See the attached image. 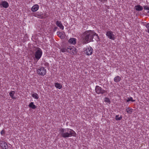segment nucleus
Here are the masks:
<instances>
[{"mask_svg": "<svg viewBox=\"0 0 149 149\" xmlns=\"http://www.w3.org/2000/svg\"><path fill=\"white\" fill-rule=\"evenodd\" d=\"M96 36L99 39V37L98 35L95 32L91 30L86 31L83 34L82 38V42L83 44H86L93 41V37Z\"/></svg>", "mask_w": 149, "mask_h": 149, "instance_id": "f257e3e1", "label": "nucleus"}, {"mask_svg": "<svg viewBox=\"0 0 149 149\" xmlns=\"http://www.w3.org/2000/svg\"><path fill=\"white\" fill-rule=\"evenodd\" d=\"M59 134L60 136L64 138L76 136L75 132L69 128L60 129Z\"/></svg>", "mask_w": 149, "mask_h": 149, "instance_id": "f03ea898", "label": "nucleus"}, {"mask_svg": "<svg viewBox=\"0 0 149 149\" xmlns=\"http://www.w3.org/2000/svg\"><path fill=\"white\" fill-rule=\"evenodd\" d=\"M61 51L62 52H68L73 55L77 52V49L73 46L66 45L63 46L61 49Z\"/></svg>", "mask_w": 149, "mask_h": 149, "instance_id": "7ed1b4c3", "label": "nucleus"}, {"mask_svg": "<svg viewBox=\"0 0 149 149\" xmlns=\"http://www.w3.org/2000/svg\"><path fill=\"white\" fill-rule=\"evenodd\" d=\"M32 53L33 54V59L38 61L41 57L42 52L41 49L39 47H35L32 50Z\"/></svg>", "mask_w": 149, "mask_h": 149, "instance_id": "20e7f679", "label": "nucleus"}, {"mask_svg": "<svg viewBox=\"0 0 149 149\" xmlns=\"http://www.w3.org/2000/svg\"><path fill=\"white\" fill-rule=\"evenodd\" d=\"M96 93L98 94H101L106 95L107 94V91L102 89L101 87L98 86H96L95 89Z\"/></svg>", "mask_w": 149, "mask_h": 149, "instance_id": "39448f33", "label": "nucleus"}, {"mask_svg": "<svg viewBox=\"0 0 149 149\" xmlns=\"http://www.w3.org/2000/svg\"><path fill=\"white\" fill-rule=\"evenodd\" d=\"M37 72L39 75L44 76L46 73V70L42 67H39L37 69Z\"/></svg>", "mask_w": 149, "mask_h": 149, "instance_id": "423d86ee", "label": "nucleus"}, {"mask_svg": "<svg viewBox=\"0 0 149 149\" xmlns=\"http://www.w3.org/2000/svg\"><path fill=\"white\" fill-rule=\"evenodd\" d=\"M84 53L87 55H90L92 54L93 50L92 48L90 46L87 47L84 50Z\"/></svg>", "mask_w": 149, "mask_h": 149, "instance_id": "0eeeda50", "label": "nucleus"}, {"mask_svg": "<svg viewBox=\"0 0 149 149\" xmlns=\"http://www.w3.org/2000/svg\"><path fill=\"white\" fill-rule=\"evenodd\" d=\"M106 36L109 39L114 40L116 38L115 35L113 34V33L111 31H107L106 33Z\"/></svg>", "mask_w": 149, "mask_h": 149, "instance_id": "6e6552de", "label": "nucleus"}, {"mask_svg": "<svg viewBox=\"0 0 149 149\" xmlns=\"http://www.w3.org/2000/svg\"><path fill=\"white\" fill-rule=\"evenodd\" d=\"M0 146L2 149H8V146L5 141H0Z\"/></svg>", "mask_w": 149, "mask_h": 149, "instance_id": "1a4fd4ad", "label": "nucleus"}, {"mask_svg": "<svg viewBox=\"0 0 149 149\" xmlns=\"http://www.w3.org/2000/svg\"><path fill=\"white\" fill-rule=\"evenodd\" d=\"M56 25L60 28L62 30H63L64 27L61 23L60 21H57L56 22Z\"/></svg>", "mask_w": 149, "mask_h": 149, "instance_id": "9d476101", "label": "nucleus"}, {"mask_svg": "<svg viewBox=\"0 0 149 149\" xmlns=\"http://www.w3.org/2000/svg\"><path fill=\"white\" fill-rule=\"evenodd\" d=\"M0 5H1L3 8H7L9 6L8 3L5 1L1 2Z\"/></svg>", "mask_w": 149, "mask_h": 149, "instance_id": "9b49d317", "label": "nucleus"}, {"mask_svg": "<svg viewBox=\"0 0 149 149\" xmlns=\"http://www.w3.org/2000/svg\"><path fill=\"white\" fill-rule=\"evenodd\" d=\"M39 8L38 5L37 4H36L32 6L31 10L33 12H36L38 10Z\"/></svg>", "mask_w": 149, "mask_h": 149, "instance_id": "f8f14e48", "label": "nucleus"}, {"mask_svg": "<svg viewBox=\"0 0 149 149\" xmlns=\"http://www.w3.org/2000/svg\"><path fill=\"white\" fill-rule=\"evenodd\" d=\"M68 42L71 44H74L76 42V39L74 38H71L69 40Z\"/></svg>", "mask_w": 149, "mask_h": 149, "instance_id": "ddd939ff", "label": "nucleus"}, {"mask_svg": "<svg viewBox=\"0 0 149 149\" xmlns=\"http://www.w3.org/2000/svg\"><path fill=\"white\" fill-rule=\"evenodd\" d=\"M135 8L136 10L138 11H141L143 9V8L142 6H140V5H138L135 6Z\"/></svg>", "mask_w": 149, "mask_h": 149, "instance_id": "4468645a", "label": "nucleus"}, {"mask_svg": "<svg viewBox=\"0 0 149 149\" xmlns=\"http://www.w3.org/2000/svg\"><path fill=\"white\" fill-rule=\"evenodd\" d=\"M35 17H37L38 18H42L43 16L42 14L39 12H37L34 15Z\"/></svg>", "mask_w": 149, "mask_h": 149, "instance_id": "2eb2a0df", "label": "nucleus"}, {"mask_svg": "<svg viewBox=\"0 0 149 149\" xmlns=\"http://www.w3.org/2000/svg\"><path fill=\"white\" fill-rule=\"evenodd\" d=\"M29 107L33 109H35L36 108V106L33 104V102H31L29 105Z\"/></svg>", "mask_w": 149, "mask_h": 149, "instance_id": "dca6fc26", "label": "nucleus"}, {"mask_svg": "<svg viewBox=\"0 0 149 149\" xmlns=\"http://www.w3.org/2000/svg\"><path fill=\"white\" fill-rule=\"evenodd\" d=\"M121 80V78L118 76H117L115 77L114 79V80L115 82H118Z\"/></svg>", "mask_w": 149, "mask_h": 149, "instance_id": "f3484780", "label": "nucleus"}, {"mask_svg": "<svg viewBox=\"0 0 149 149\" xmlns=\"http://www.w3.org/2000/svg\"><path fill=\"white\" fill-rule=\"evenodd\" d=\"M15 94V92L14 91H11L9 93V95L13 99H16V97L14 96Z\"/></svg>", "mask_w": 149, "mask_h": 149, "instance_id": "a211bd4d", "label": "nucleus"}, {"mask_svg": "<svg viewBox=\"0 0 149 149\" xmlns=\"http://www.w3.org/2000/svg\"><path fill=\"white\" fill-rule=\"evenodd\" d=\"M55 86L57 88L61 89L62 87V86L58 83H56L54 84Z\"/></svg>", "mask_w": 149, "mask_h": 149, "instance_id": "6ab92c4d", "label": "nucleus"}, {"mask_svg": "<svg viewBox=\"0 0 149 149\" xmlns=\"http://www.w3.org/2000/svg\"><path fill=\"white\" fill-rule=\"evenodd\" d=\"M57 34L61 38H64V36L63 33L60 31L57 32Z\"/></svg>", "mask_w": 149, "mask_h": 149, "instance_id": "aec40b11", "label": "nucleus"}, {"mask_svg": "<svg viewBox=\"0 0 149 149\" xmlns=\"http://www.w3.org/2000/svg\"><path fill=\"white\" fill-rule=\"evenodd\" d=\"M133 109L130 108L129 107H128L126 108V110L127 112L130 114H131L133 112Z\"/></svg>", "mask_w": 149, "mask_h": 149, "instance_id": "412c9836", "label": "nucleus"}, {"mask_svg": "<svg viewBox=\"0 0 149 149\" xmlns=\"http://www.w3.org/2000/svg\"><path fill=\"white\" fill-rule=\"evenodd\" d=\"M32 97L36 99H38L39 98V96L38 94L36 93H34L32 94Z\"/></svg>", "mask_w": 149, "mask_h": 149, "instance_id": "4be33fe9", "label": "nucleus"}, {"mask_svg": "<svg viewBox=\"0 0 149 149\" xmlns=\"http://www.w3.org/2000/svg\"><path fill=\"white\" fill-rule=\"evenodd\" d=\"M122 118L121 116H119V115H116L115 116V119L116 120H120Z\"/></svg>", "mask_w": 149, "mask_h": 149, "instance_id": "5701e85b", "label": "nucleus"}, {"mask_svg": "<svg viewBox=\"0 0 149 149\" xmlns=\"http://www.w3.org/2000/svg\"><path fill=\"white\" fill-rule=\"evenodd\" d=\"M130 101H131L132 102H134L135 101V100H133L132 97H130L129 98H128V99L126 100V101L127 102H129Z\"/></svg>", "mask_w": 149, "mask_h": 149, "instance_id": "b1692460", "label": "nucleus"}, {"mask_svg": "<svg viewBox=\"0 0 149 149\" xmlns=\"http://www.w3.org/2000/svg\"><path fill=\"white\" fill-rule=\"evenodd\" d=\"M104 101L106 102H107L109 104L110 103V101L109 98L107 97H105L104 99Z\"/></svg>", "mask_w": 149, "mask_h": 149, "instance_id": "393cba45", "label": "nucleus"}, {"mask_svg": "<svg viewBox=\"0 0 149 149\" xmlns=\"http://www.w3.org/2000/svg\"><path fill=\"white\" fill-rule=\"evenodd\" d=\"M146 27L147 28L148 32L149 33V23H148L146 24Z\"/></svg>", "mask_w": 149, "mask_h": 149, "instance_id": "a878e982", "label": "nucleus"}, {"mask_svg": "<svg viewBox=\"0 0 149 149\" xmlns=\"http://www.w3.org/2000/svg\"><path fill=\"white\" fill-rule=\"evenodd\" d=\"M1 134L2 135L4 136L5 134V130H2L1 132Z\"/></svg>", "mask_w": 149, "mask_h": 149, "instance_id": "bb28decb", "label": "nucleus"}, {"mask_svg": "<svg viewBox=\"0 0 149 149\" xmlns=\"http://www.w3.org/2000/svg\"><path fill=\"white\" fill-rule=\"evenodd\" d=\"M145 10H149V8L147 6H143Z\"/></svg>", "mask_w": 149, "mask_h": 149, "instance_id": "cd10ccee", "label": "nucleus"}, {"mask_svg": "<svg viewBox=\"0 0 149 149\" xmlns=\"http://www.w3.org/2000/svg\"><path fill=\"white\" fill-rule=\"evenodd\" d=\"M99 1H100L101 2H102L103 3H104L105 1H107V0H98Z\"/></svg>", "mask_w": 149, "mask_h": 149, "instance_id": "c85d7f7f", "label": "nucleus"}, {"mask_svg": "<svg viewBox=\"0 0 149 149\" xmlns=\"http://www.w3.org/2000/svg\"><path fill=\"white\" fill-rule=\"evenodd\" d=\"M57 29H58V28L57 27H54L53 29L54 31H56Z\"/></svg>", "mask_w": 149, "mask_h": 149, "instance_id": "c756f323", "label": "nucleus"}, {"mask_svg": "<svg viewBox=\"0 0 149 149\" xmlns=\"http://www.w3.org/2000/svg\"><path fill=\"white\" fill-rule=\"evenodd\" d=\"M148 13H149V11H148Z\"/></svg>", "mask_w": 149, "mask_h": 149, "instance_id": "7c9ffc66", "label": "nucleus"}]
</instances>
